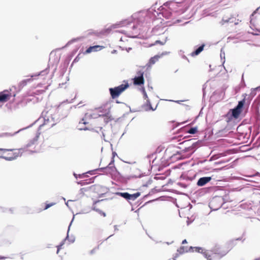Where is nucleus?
Instances as JSON below:
<instances>
[{"label":"nucleus","mask_w":260,"mask_h":260,"mask_svg":"<svg viewBox=\"0 0 260 260\" xmlns=\"http://www.w3.org/2000/svg\"><path fill=\"white\" fill-rule=\"evenodd\" d=\"M194 249L196 252L202 253L204 257L207 258V260H211V259L209 258L210 257V255L208 254L207 251L205 250L202 248L192 247L191 246L189 247V251H190V249ZM188 251V250L187 249V247H185L184 246H182L178 250V252H179L180 254H182L185 252Z\"/></svg>","instance_id":"1"},{"label":"nucleus","mask_w":260,"mask_h":260,"mask_svg":"<svg viewBox=\"0 0 260 260\" xmlns=\"http://www.w3.org/2000/svg\"><path fill=\"white\" fill-rule=\"evenodd\" d=\"M58 121L56 115H53L51 112H47L46 115H44V125H47L49 127L54 126Z\"/></svg>","instance_id":"2"},{"label":"nucleus","mask_w":260,"mask_h":260,"mask_svg":"<svg viewBox=\"0 0 260 260\" xmlns=\"http://www.w3.org/2000/svg\"><path fill=\"white\" fill-rule=\"evenodd\" d=\"M128 84H121L115 88H110V92L112 98L118 97L119 94L128 87Z\"/></svg>","instance_id":"3"},{"label":"nucleus","mask_w":260,"mask_h":260,"mask_svg":"<svg viewBox=\"0 0 260 260\" xmlns=\"http://www.w3.org/2000/svg\"><path fill=\"white\" fill-rule=\"evenodd\" d=\"M242 96L244 97L243 99L239 102L238 105L232 110V115L234 118H237L239 117L242 111L243 105L246 102V96H247V95L244 94Z\"/></svg>","instance_id":"4"},{"label":"nucleus","mask_w":260,"mask_h":260,"mask_svg":"<svg viewBox=\"0 0 260 260\" xmlns=\"http://www.w3.org/2000/svg\"><path fill=\"white\" fill-rule=\"evenodd\" d=\"M39 134H37L35 137L30 141L29 143H28L26 147H25L24 148H20V149H18V152H17V156H18V154L19 153H21V155L22 154V151L23 149H25V151L28 153V154H30L33 152H34V151L29 149V148L34 146V145H35V144H36L37 141H38V138H39Z\"/></svg>","instance_id":"5"},{"label":"nucleus","mask_w":260,"mask_h":260,"mask_svg":"<svg viewBox=\"0 0 260 260\" xmlns=\"http://www.w3.org/2000/svg\"><path fill=\"white\" fill-rule=\"evenodd\" d=\"M116 194L120 196L126 200L129 201H134L140 196V193L137 192L134 194H129L127 192H117L115 193Z\"/></svg>","instance_id":"6"},{"label":"nucleus","mask_w":260,"mask_h":260,"mask_svg":"<svg viewBox=\"0 0 260 260\" xmlns=\"http://www.w3.org/2000/svg\"><path fill=\"white\" fill-rule=\"evenodd\" d=\"M144 72L142 70H139L137 72L136 76L133 79L135 85H141L144 84V79L143 77Z\"/></svg>","instance_id":"7"},{"label":"nucleus","mask_w":260,"mask_h":260,"mask_svg":"<svg viewBox=\"0 0 260 260\" xmlns=\"http://www.w3.org/2000/svg\"><path fill=\"white\" fill-rule=\"evenodd\" d=\"M100 170H105L106 174H113L116 171L115 167L114 166L113 161H112L106 168H102Z\"/></svg>","instance_id":"8"},{"label":"nucleus","mask_w":260,"mask_h":260,"mask_svg":"<svg viewBox=\"0 0 260 260\" xmlns=\"http://www.w3.org/2000/svg\"><path fill=\"white\" fill-rule=\"evenodd\" d=\"M211 179L212 178L211 177H201L198 180L197 184L199 186H203L210 182Z\"/></svg>","instance_id":"9"},{"label":"nucleus","mask_w":260,"mask_h":260,"mask_svg":"<svg viewBox=\"0 0 260 260\" xmlns=\"http://www.w3.org/2000/svg\"><path fill=\"white\" fill-rule=\"evenodd\" d=\"M104 48L103 46L95 45L89 47L84 53V54H89L93 52L100 51Z\"/></svg>","instance_id":"10"},{"label":"nucleus","mask_w":260,"mask_h":260,"mask_svg":"<svg viewBox=\"0 0 260 260\" xmlns=\"http://www.w3.org/2000/svg\"><path fill=\"white\" fill-rule=\"evenodd\" d=\"M11 95L5 91L0 92V102L5 103L7 102L10 98Z\"/></svg>","instance_id":"11"},{"label":"nucleus","mask_w":260,"mask_h":260,"mask_svg":"<svg viewBox=\"0 0 260 260\" xmlns=\"http://www.w3.org/2000/svg\"><path fill=\"white\" fill-rule=\"evenodd\" d=\"M160 58V56L159 55H155L154 56L151 57L149 62L146 65L147 68H151V66L154 64L158 59Z\"/></svg>","instance_id":"12"},{"label":"nucleus","mask_w":260,"mask_h":260,"mask_svg":"<svg viewBox=\"0 0 260 260\" xmlns=\"http://www.w3.org/2000/svg\"><path fill=\"white\" fill-rule=\"evenodd\" d=\"M258 89L259 87L251 89V92L250 94L248 95V97L247 98H246V101H247L248 103H250L252 98L256 95V91Z\"/></svg>","instance_id":"13"},{"label":"nucleus","mask_w":260,"mask_h":260,"mask_svg":"<svg viewBox=\"0 0 260 260\" xmlns=\"http://www.w3.org/2000/svg\"><path fill=\"white\" fill-rule=\"evenodd\" d=\"M204 46L205 45L203 44L202 46H200L197 49H196L194 51L192 52L191 53V55L192 56H194L199 54L203 50Z\"/></svg>","instance_id":"14"},{"label":"nucleus","mask_w":260,"mask_h":260,"mask_svg":"<svg viewBox=\"0 0 260 260\" xmlns=\"http://www.w3.org/2000/svg\"><path fill=\"white\" fill-rule=\"evenodd\" d=\"M73 219H74V218H73L71 222L70 223V225L69 226L68 231V234L69 233V230H70V226L71 225V224H72V222ZM67 239H68L70 241V243H72L74 242V241L75 240V237L74 236H71L70 237H69V235L68 234V235H67V236L66 237V239L65 240H67Z\"/></svg>","instance_id":"15"},{"label":"nucleus","mask_w":260,"mask_h":260,"mask_svg":"<svg viewBox=\"0 0 260 260\" xmlns=\"http://www.w3.org/2000/svg\"><path fill=\"white\" fill-rule=\"evenodd\" d=\"M9 155L10 153H8V155H6L5 153H4L3 155L1 157L8 160H11L12 159H13L16 157L14 154H13V155H10V156Z\"/></svg>","instance_id":"16"},{"label":"nucleus","mask_w":260,"mask_h":260,"mask_svg":"<svg viewBox=\"0 0 260 260\" xmlns=\"http://www.w3.org/2000/svg\"><path fill=\"white\" fill-rule=\"evenodd\" d=\"M9 155L10 153H8V155H6L5 153H4L3 155L1 157L8 160H11L12 159H13L16 157L14 154H13V155H10V156Z\"/></svg>","instance_id":"17"},{"label":"nucleus","mask_w":260,"mask_h":260,"mask_svg":"<svg viewBox=\"0 0 260 260\" xmlns=\"http://www.w3.org/2000/svg\"><path fill=\"white\" fill-rule=\"evenodd\" d=\"M127 24H128L129 25L132 24L131 23H127L126 21H122V22H120V23L114 24L111 27L113 28H118V27L124 26Z\"/></svg>","instance_id":"18"},{"label":"nucleus","mask_w":260,"mask_h":260,"mask_svg":"<svg viewBox=\"0 0 260 260\" xmlns=\"http://www.w3.org/2000/svg\"><path fill=\"white\" fill-rule=\"evenodd\" d=\"M221 198H219V197H217V198H214L212 201L210 203V204L212 206H213V205L217 202H218V201H221Z\"/></svg>","instance_id":"19"},{"label":"nucleus","mask_w":260,"mask_h":260,"mask_svg":"<svg viewBox=\"0 0 260 260\" xmlns=\"http://www.w3.org/2000/svg\"><path fill=\"white\" fill-rule=\"evenodd\" d=\"M112 120L111 116L109 115L108 114L105 116L104 121L105 122L108 123L109 121Z\"/></svg>","instance_id":"20"},{"label":"nucleus","mask_w":260,"mask_h":260,"mask_svg":"<svg viewBox=\"0 0 260 260\" xmlns=\"http://www.w3.org/2000/svg\"><path fill=\"white\" fill-rule=\"evenodd\" d=\"M30 80H31L30 79H25V80H24L22 81L20 83V86H23L27 84V83L28 82H29Z\"/></svg>","instance_id":"21"},{"label":"nucleus","mask_w":260,"mask_h":260,"mask_svg":"<svg viewBox=\"0 0 260 260\" xmlns=\"http://www.w3.org/2000/svg\"><path fill=\"white\" fill-rule=\"evenodd\" d=\"M128 34V35H127V37H130V38H141L143 37L142 34H139L138 35H137V36H132V35H131V34Z\"/></svg>","instance_id":"22"},{"label":"nucleus","mask_w":260,"mask_h":260,"mask_svg":"<svg viewBox=\"0 0 260 260\" xmlns=\"http://www.w3.org/2000/svg\"><path fill=\"white\" fill-rule=\"evenodd\" d=\"M220 57L221 59H223V63H224L225 62V53L223 49H221L220 51Z\"/></svg>","instance_id":"23"},{"label":"nucleus","mask_w":260,"mask_h":260,"mask_svg":"<svg viewBox=\"0 0 260 260\" xmlns=\"http://www.w3.org/2000/svg\"><path fill=\"white\" fill-rule=\"evenodd\" d=\"M197 132V128L196 127H192L189 131L188 133L191 134H194Z\"/></svg>","instance_id":"24"},{"label":"nucleus","mask_w":260,"mask_h":260,"mask_svg":"<svg viewBox=\"0 0 260 260\" xmlns=\"http://www.w3.org/2000/svg\"><path fill=\"white\" fill-rule=\"evenodd\" d=\"M55 204V203H51L50 204H47L46 205V207H45L44 209L46 210V209H47L48 208H50V207L54 205Z\"/></svg>","instance_id":"25"},{"label":"nucleus","mask_w":260,"mask_h":260,"mask_svg":"<svg viewBox=\"0 0 260 260\" xmlns=\"http://www.w3.org/2000/svg\"><path fill=\"white\" fill-rule=\"evenodd\" d=\"M183 52L182 51V50H180L179 52V54L180 55H181L182 58H184V59H187V57L186 56H185L183 54Z\"/></svg>","instance_id":"26"},{"label":"nucleus","mask_w":260,"mask_h":260,"mask_svg":"<svg viewBox=\"0 0 260 260\" xmlns=\"http://www.w3.org/2000/svg\"><path fill=\"white\" fill-rule=\"evenodd\" d=\"M169 52H167V51H165V52H162L160 55H159V56H160V57L163 56L164 55H168L169 54Z\"/></svg>","instance_id":"27"},{"label":"nucleus","mask_w":260,"mask_h":260,"mask_svg":"<svg viewBox=\"0 0 260 260\" xmlns=\"http://www.w3.org/2000/svg\"><path fill=\"white\" fill-rule=\"evenodd\" d=\"M260 9V7L257 8L252 14L251 17H253L254 15L258 11V10Z\"/></svg>","instance_id":"28"},{"label":"nucleus","mask_w":260,"mask_h":260,"mask_svg":"<svg viewBox=\"0 0 260 260\" xmlns=\"http://www.w3.org/2000/svg\"><path fill=\"white\" fill-rule=\"evenodd\" d=\"M80 59V58L79 57V55L74 59V61H73V63L74 62H78Z\"/></svg>","instance_id":"29"},{"label":"nucleus","mask_w":260,"mask_h":260,"mask_svg":"<svg viewBox=\"0 0 260 260\" xmlns=\"http://www.w3.org/2000/svg\"><path fill=\"white\" fill-rule=\"evenodd\" d=\"M144 98L146 99L148 98L147 95L144 89L143 90Z\"/></svg>","instance_id":"30"},{"label":"nucleus","mask_w":260,"mask_h":260,"mask_svg":"<svg viewBox=\"0 0 260 260\" xmlns=\"http://www.w3.org/2000/svg\"><path fill=\"white\" fill-rule=\"evenodd\" d=\"M166 42V40H165L164 42H160V41H158V40H157L156 42H155V43L156 44H157V43H160L161 45H164L165 42Z\"/></svg>","instance_id":"31"},{"label":"nucleus","mask_w":260,"mask_h":260,"mask_svg":"<svg viewBox=\"0 0 260 260\" xmlns=\"http://www.w3.org/2000/svg\"><path fill=\"white\" fill-rule=\"evenodd\" d=\"M30 101H31V99L28 97L27 98H26L24 100V103L26 104V103H27V102H29Z\"/></svg>","instance_id":"32"},{"label":"nucleus","mask_w":260,"mask_h":260,"mask_svg":"<svg viewBox=\"0 0 260 260\" xmlns=\"http://www.w3.org/2000/svg\"><path fill=\"white\" fill-rule=\"evenodd\" d=\"M64 244V242H62L60 245H59L58 246H57V248H59L60 249L61 248V247L62 246V245Z\"/></svg>","instance_id":"33"},{"label":"nucleus","mask_w":260,"mask_h":260,"mask_svg":"<svg viewBox=\"0 0 260 260\" xmlns=\"http://www.w3.org/2000/svg\"><path fill=\"white\" fill-rule=\"evenodd\" d=\"M229 21V20H224V19H222V21L220 22V23L221 24H223V22H228Z\"/></svg>","instance_id":"34"},{"label":"nucleus","mask_w":260,"mask_h":260,"mask_svg":"<svg viewBox=\"0 0 260 260\" xmlns=\"http://www.w3.org/2000/svg\"><path fill=\"white\" fill-rule=\"evenodd\" d=\"M81 122H82V123L84 124H86L87 123V122H86V121H84V118H83V119H82V120H81V121L80 122V123H81Z\"/></svg>","instance_id":"35"},{"label":"nucleus","mask_w":260,"mask_h":260,"mask_svg":"<svg viewBox=\"0 0 260 260\" xmlns=\"http://www.w3.org/2000/svg\"><path fill=\"white\" fill-rule=\"evenodd\" d=\"M147 102H148V103H149V105H150V109H151L152 111H154V109H153L151 107L150 103V102L149 101V100H147Z\"/></svg>","instance_id":"36"},{"label":"nucleus","mask_w":260,"mask_h":260,"mask_svg":"<svg viewBox=\"0 0 260 260\" xmlns=\"http://www.w3.org/2000/svg\"><path fill=\"white\" fill-rule=\"evenodd\" d=\"M96 250V248H94L93 249H92V250L90 251V253L91 254H92L94 253V252Z\"/></svg>","instance_id":"37"},{"label":"nucleus","mask_w":260,"mask_h":260,"mask_svg":"<svg viewBox=\"0 0 260 260\" xmlns=\"http://www.w3.org/2000/svg\"><path fill=\"white\" fill-rule=\"evenodd\" d=\"M78 128L80 130H87V128H86V127H84V128H81V127L80 128V127H79Z\"/></svg>","instance_id":"38"},{"label":"nucleus","mask_w":260,"mask_h":260,"mask_svg":"<svg viewBox=\"0 0 260 260\" xmlns=\"http://www.w3.org/2000/svg\"><path fill=\"white\" fill-rule=\"evenodd\" d=\"M172 15V13L169 12V14H168V15L167 16H166L167 18H169L171 16V15Z\"/></svg>","instance_id":"39"},{"label":"nucleus","mask_w":260,"mask_h":260,"mask_svg":"<svg viewBox=\"0 0 260 260\" xmlns=\"http://www.w3.org/2000/svg\"><path fill=\"white\" fill-rule=\"evenodd\" d=\"M92 209H93V210H95V211H98V212H100V210L96 209V208H95V207H93L92 208Z\"/></svg>","instance_id":"40"},{"label":"nucleus","mask_w":260,"mask_h":260,"mask_svg":"<svg viewBox=\"0 0 260 260\" xmlns=\"http://www.w3.org/2000/svg\"><path fill=\"white\" fill-rule=\"evenodd\" d=\"M186 243H187V241H186V240H185H185H184L182 241V244H186Z\"/></svg>","instance_id":"41"},{"label":"nucleus","mask_w":260,"mask_h":260,"mask_svg":"<svg viewBox=\"0 0 260 260\" xmlns=\"http://www.w3.org/2000/svg\"><path fill=\"white\" fill-rule=\"evenodd\" d=\"M70 201H72V200H68L66 203V205L68 207L69 206V202Z\"/></svg>","instance_id":"42"},{"label":"nucleus","mask_w":260,"mask_h":260,"mask_svg":"<svg viewBox=\"0 0 260 260\" xmlns=\"http://www.w3.org/2000/svg\"><path fill=\"white\" fill-rule=\"evenodd\" d=\"M78 176H79V177L80 178H82V177H83L85 176V175H84V174H81V175H79Z\"/></svg>","instance_id":"43"},{"label":"nucleus","mask_w":260,"mask_h":260,"mask_svg":"<svg viewBox=\"0 0 260 260\" xmlns=\"http://www.w3.org/2000/svg\"><path fill=\"white\" fill-rule=\"evenodd\" d=\"M60 249L59 248H57V252H56V253H57V254L59 253V251Z\"/></svg>","instance_id":"44"},{"label":"nucleus","mask_w":260,"mask_h":260,"mask_svg":"<svg viewBox=\"0 0 260 260\" xmlns=\"http://www.w3.org/2000/svg\"><path fill=\"white\" fill-rule=\"evenodd\" d=\"M166 13H167V11H164V12H162V15H165V14H166Z\"/></svg>","instance_id":"45"},{"label":"nucleus","mask_w":260,"mask_h":260,"mask_svg":"<svg viewBox=\"0 0 260 260\" xmlns=\"http://www.w3.org/2000/svg\"><path fill=\"white\" fill-rule=\"evenodd\" d=\"M74 176L77 178V175L75 173H74Z\"/></svg>","instance_id":"46"},{"label":"nucleus","mask_w":260,"mask_h":260,"mask_svg":"<svg viewBox=\"0 0 260 260\" xmlns=\"http://www.w3.org/2000/svg\"><path fill=\"white\" fill-rule=\"evenodd\" d=\"M103 137H105V135L103 133Z\"/></svg>","instance_id":"47"},{"label":"nucleus","mask_w":260,"mask_h":260,"mask_svg":"<svg viewBox=\"0 0 260 260\" xmlns=\"http://www.w3.org/2000/svg\"><path fill=\"white\" fill-rule=\"evenodd\" d=\"M135 177H137V176H136ZM138 177H141V175H139V176H138Z\"/></svg>","instance_id":"48"},{"label":"nucleus","mask_w":260,"mask_h":260,"mask_svg":"<svg viewBox=\"0 0 260 260\" xmlns=\"http://www.w3.org/2000/svg\"><path fill=\"white\" fill-rule=\"evenodd\" d=\"M62 199L64 200V201H66V199L64 198H62Z\"/></svg>","instance_id":"49"},{"label":"nucleus","mask_w":260,"mask_h":260,"mask_svg":"<svg viewBox=\"0 0 260 260\" xmlns=\"http://www.w3.org/2000/svg\"><path fill=\"white\" fill-rule=\"evenodd\" d=\"M253 35H258V34H256V33H255V34H252Z\"/></svg>","instance_id":"50"},{"label":"nucleus","mask_w":260,"mask_h":260,"mask_svg":"<svg viewBox=\"0 0 260 260\" xmlns=\"http://www.w3.org/2000/svg\"><path fill=\"white\" fill-rule=\"evenodd\" d=\"M115 230H117V228H116V226H115Z\"/></svg>","instance_id":"51"},{"label":"nucleus","mask_w":260,"mask_h":260,"mask_svg":"<svg viewBox=\"0 0 260 260\" xmlns=\"http://www.w3.org/2000/svg\"><path fill=\"white\" fill-rule=\"evenodd\" d=\"M176 102H177V103H179V101H176Z\"/></svg>","instance_id":"52"},{"label":"nucleus","mask_w":260,"mask_h":260,"mask_svg":"<svg viewBox=\"0 0 260 260\" xmlns=\"http://www.w3.org/2000/svg\"><path fill=\"white\" fill-rule=\"evenodd\" d=\"M173 260H176L175 259H173Z\"/></svg>","instance_id":"53"},{"label":"nucleus","mask_w":260,"mask_h":260,"mask_svg":"<svg viewBox=\"0 0 260 260\" xmlns=\"http://www.w3.org/2000/svg\"><path fill=\"white\" fill-rule=\"evenodd\" d=\"M2 150V149H0V150Z\"/></svg>","instance_id":"54"}]
</instances>
